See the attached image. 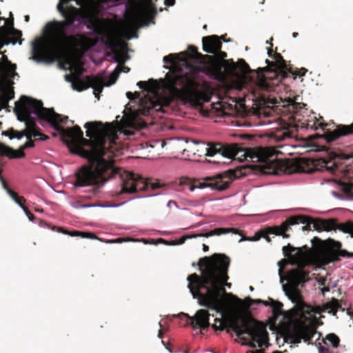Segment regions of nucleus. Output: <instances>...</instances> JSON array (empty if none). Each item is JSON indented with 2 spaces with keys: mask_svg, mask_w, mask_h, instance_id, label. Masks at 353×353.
<instances>
[{
  "mask_svg": "<svg viewBox=\"0 0 353 353\" xmlns=\"http://www.w3.org/2000/svg\"><path fill=\"white\" fill-rule=\"evenodd\" d=\"M182 353H188V352L187 350H185Z\"/></svg>",
  "mask_w": 353,
  "mask_h": 353,
  "instance_id": "052dcab7",
  "label": "nucleus"
},
{
  "mask_svg": "<svg viewBox=\"0 0 353 353\" xmlns=\"http://www.w3.org/2000/svg\"><path fill=\"white\" fill-rule=\"evenodd\" d=\"M284 339L287 343L297 344L301 342V339L307 341L310 339V336L305 327L298 326L288 330Z\"/></svg>",
  "mask_w": 353,
  "mask_h": 353,
  "instance_id": "a211bd4d",
  "label": "nucleus"
},
{
  "mask_svg": "<svg viewBox=\"0 0 353 353\" xmlns=\"http://www.w3.org/2000/svg\"><path fill=\"white\" fill-rule=\"evenodd\" d=\"M194 188H195V187L192 186V187H190V190L193 191L194 190Z\"/></svg>",
  "mask_w": 353,
  "mask_h": 353,
  "instance_id": "603ef678",
  "label": "nucleus"
},
{
  "mask_svg": "<svg viewBox=\"0 0 353 353\" xmlns=\"http://www.w3.org/2000/svg\"><path fill=\"white\" fill-rule=\"evenodd\" d=\"M230 260L223 254H214L210 257L200 259L201 276L192 274L187 278L188 288L194 299H198L201 306L215 310L222 315L228 307L230 300L228 296L234 298L228 294L223 285L229 288L231 284L226 283L229 279L228 270Z\"/></svg>",
  "mask_w": 353,
  "mask_h": 353,
  "instance_id": "f03ea898",
  "label": "nucleus"
},
{
  "mask_svg": "<svg viewBox=\"0 0 353 353\" xmlns=\"http://www.w3.org/2000/svg\"><path fill=\"white\" fill-rule=\"evenodd\" d=\"M339 256L353 258V252H349L345 250H341L338 253L331 252L323 259L322 264L325 265L330 262L339 261Z\"/></svg>",
  "mask_w": 353,
  "mask_h": 353,
  "instance_id": "412c9836",
  "label": "nucleus"
},
{
  "mask_svg": "<svg viewBox=\"0 0 353 353\" xmlns=\"http://www.w3.org/2000/svg\"><path fill=\"white\" fill-rule=\"evenodd\" d=\"M279 74L272 69L265 68H259L257 70V83L254 88L252 89V100L263 101V94L260 93L261 91H270L274 85V79H278Z\"/></svg>",
  "mask_w": 353,
  "mask_h": 353,
  "instance_id": "9b49d317",
  "label": "nucleus"
},
{
  "mask_svg": "<svg viewBox=\"0 0 353 353\" xmlns=\"http://www.w3.org/2000/svg\"><path fill=\"white\" fill-rule=\"evenodd\" d=\"M319 353H331L329 349L324 346H321L319 348Z\"/></svg>",
  "mask_w": 353,
  "mask_h": 353,
  "instance_id": "473e14b6",
  "label": "nucleus"
},
{
  "mask_svg": "<svg viewBox=\"0 0 353 353\" xmlns=\"http://www.w3.org/2000/svg\"><path fill=\"white\" fill-rule=\"evenodd\" d=\"M65 69H68L70 74L65 75V79L71 83L73 90L82 91L88 87L94 89L95 97L99 99V94L102 92L103 86H110L114 84L121 72H128L130 68L123 65H117L114 70L108 77H87L86 80H83L81 76L85 69L81 57L70 56L68 57L63 63Z\"/></svg>",
  "mask_w": 353,
  "mask_h": 353,
  "instance_id": "20e7f679",
  "label": "nucleus"
},
{
  "mask_svg": "<svg viewBox=\"0 0 353 353\" xmlns=\"http://www.w3.org/2000/svg\"><path fill=\"white\" fill-rule=\"evenodd\" d=\"M23 211L25 212L26 215L28 216L29 220L30 221H33L34 215L29 211V210L26 207L23 208Z\"/></svg>",
  "mask_w": 353,
  "mask_h": 353,
  "instance_id": "7c9ffc66",
  "label": "nucleus"
},
{
  "mask_svg": "<svg viewBox=\"0 0 353 353\" xmlns=\"http://www.w3.org/2000/svg\"><path fill=\"white\" fill-rule=\"evenodd\" d=\"M230 327L239 337L244 334L249 335L252 341L248 345L252 348L256 347L255 343L260 347L268 343V332L266 327L252 318L243 316L240 320L233 319L230 322Z\"/></svg>",
  "mask_w": 353,
  "mask_h": 353,
  "instance_id": "1a4fd4ad",
  "label": "nucleus"
},
{
  "mask_svg": "<svg viewBox=\"0 0 353 353\" xmlns=\"http://www.w3.org/2000/svg\"><path fill=\"white\" fill-rule=\"evenodd\" d=\"M272 353H281V352H279V351H274V352H273Z\"/></svg>",
  "mask_w": 353,
  "mask_h": 353,
  "instance_id": "5fc2aeb1",
  "label": "nucleus"
},
{
  "mask_svg": "<svg viewBox=\"0 0 353 353\" xmlns=\"http://www.w3.org/2000/svg\"><path fill=\"white\" fill-rule=\"evenodd\" d=\"M248 300L250 301H253L251 298H248Z\"/></svg>",
  "mask_w": 353,
  "mask_h": 353,
  "instance_id": "680f3d73",
  "label": "nucleus"
},
{
  "mask_svg": "<svg viewBox=\"0 0 353 353\" xmlns=\"http://www.w3.org/2000/svg\"><path fill=\"white\" fill-rule=\"evenodd\" d=\"M299 223L312 225L314 230L318 231H331L338 228L344 233H347L353 237V222L347 221L338 225L334 219H312L304 216H291L283 222L280 225L268 227L264 230L263 237L268 242H270V235L282 236L283 238H289L288 232L291 230V226Z\"/></svg>",
  "mask_w": 353,
  "mask_h": 353,
  "instance_id": "6e6552de",
  "label": "nucleus"
},
{
  "mask_svg": "<svg viewBox=\"0 0 353 353\" xmlns=\"http://www.w3.org/2000/svg\"><path fill=\"white\" fill-rule=\"evenodd\" d=\"M178 146L188 148L210 157H220L239 162L253 163L251 166L265 174L279 175L283 172L282 162L277 159L281 152L272 147L241 148L236 143H204L184 138L172 139Z\"/></svg>",
  "mask_w": 353,
  "mask_h": 353,
  "instance_id": "7ed1b4c3",
  "label": "nucleus"
},
{
  "mask_svg": "<svg viewBox=\"0 0 353 353\" xmlns=\"http://www.w3.org/2000/svg\"><path fill=\"white\" fill-rule=\"evenodd\" d=\"M327 307L330 309L333 312L334 314L337 312L338 310L341 309V305L339 300L332 299L330 301L326 303Z\"/></svg>",
  "mask_w": 353,
  "mask_h": 353,
  "instance_id": "393cba45",
  "label": "nucleus"
},
{
  "mask_svg": "<svg viewBox=\"0 0 353 353\" xmlns=\"http://www.w3.org/2000/svg\"><path fill=\"white\" fill-rule=\"evenodd\" d=\"M159 325L160 327H162V324H161V321L159 323Z\"/></svg>",
  "mask_w": 353,
  "mask_h": 353,
  "instance_id": "864d4df0",
  "label": "nucleus"
},
{
  "mask_svg": "<svg viewBox=\"0 0 353 353\" xmlns=\"http://www.w3.org/2000/svg\"><path fill=\"white\" fill-rule=\"evenodd\" d=\"M296 316L300 321L312 322L315 318L314 314L318 312L317 309L304 302H299L296 305Z\"/></svg>",
  "mask_w": 353,
  "mask_h": 353,
  "instance_id": "6ab92c4d",
  "label": "nucleus"
},
{
  "mask_svg": "<svg viewBox=\"0 0 353 353\" xmlns=\"http://www.w3.org/2000/svg\"><path fill=\"white\" fill-rule=\"evenodd\" d=\"M266 43H267V44H269V45H271V44H272L270 41H266Z\"/></svg>",
  "mask_w": 353,
  "mask_h": 353,
  "instance_id": "3c124183",
  "label": "nucleus"
},
{
  "mask_svg": "<svg viewBox=\"0 0 353 353\" xmlns=\"http://www.w3.org/2000/svg\"><path fill=\"white\" fill-rule=\"evenodd\" d=\"M1 21H4V25L1 26V48L9 43L14 45L17 42L21 45L23 39H21L22 33L14 28L13 19L11 20L1 17Z\"/></svg>",
  "mask_w": 353,
  "mask_h": 353,
  "instance_id": "ddd939ff",
  "label": "nucleus"
},
{
  "mask_svg": "<svg viewBox=\"0 0 353 353\" xmlns=\"http://www.w3.org/2000/svg\"><path fill=\"white\" fill-rule=\"evenodd\" d=\"M169 88L185 104L199 106L210 101L212 92L192 74H174L168 81Z\"/></svg>",
  "mask_w": 353,
  "mask_h": 353,
  "instance_id": "0eeeda50",
  "label": "nucleus"
},
{
  "mask_svg": "<svg viewBox=\"0 0 353 353\" xmlns=\"http://www.w3.org/2000/svg\"><path fill=\"white\" fill-rule=\"evenodd\" d=\"M255 302H257V303H263L265 305H268V303L267 301H262V300H260V299H258V300H255L254 301Z\"/></svg>",
  "mask_w": 353,
  "mask_h": 353,
  "instance_id": "e433bc0d",
  "label": "nucleus"
},
{
  "mask_svg": "<svg viewBox=\"0 0 353 353\" xmlns=\"http://www.w3.org/2000/svg\"><path fill=\"white\" fill-rule=\"evenodd\" d=\"M274 81H276V83L279 82V80H277V79H275ZM276 83L274 82V84H276Z\"/></svg>",
  "mask_w": 353,
  "mask_h": 353,
  "instance_id": "bf43d9fd",
  "label": "nucleus"
},
{
  "mask_svg": "<svg viewBox=\"0 0 353 353\" xmlns=\"http://www.w3.org/2000/svg\"><path fill=\"white\" fill-rule=\"evenodd\" d=\"M307 71V69H305L304 68H302L301 69H298L296 71H294V72L293 74L295 76L302 77V76H304L305 74Z\"/></svg>",
  "mask_w": 353,
  "mask_h": 353,
  "instance_id": "c756f323",
  "label": "nucleus"
},
{
  "mask_svg": "<svg viewBox=\"0 0 353 353\" xmlns=\"http://www.w3.org/2000/svg\"><path fill=\"white\" fill-rule=\"evenodd\" d=\"M158 194H150V195H148L147 196H157Z\"/></svg>",
  "mask_w": 353,
  "mask_h": 353,
  "instance_id": "09e8293b",
  "label": "nucleus"
},
{
  "mask_svg": "<svg viewBox=\"0 0 353 353\" xmlns=\"http://www.w3.org/2000/svg\"><path fill=\"white\" fill-rule=\"evenodd\" d=\"M230 232L236 233V229H234V228H215L214 230L210 231L208 233H205V234H194L192 235H184L181 237L179 243H183L185 242V241L188 239L196 238V237H201V236L209 237V236H212L214 235L219 236V235L225 234L230 233Z\"/></svg>",
  "mask_w": 353,
  "mask_h": 353,
  "instance_id": "aec40b11",
  "label": "nucleus"
},
{
  "mask_svg": "<svg viewBox=\"0 0 353 353\" xmlns=\"http://www.w3.org/2000/svg\"><path fill=\"white\" fill-rule=\"evenodd\" d=\"M178 317L181 320L185 319V325L192 326L193 329L205 330L210 325V314L205 310H198L193 316L181 312L178 314Z\"/></svg>",
  "mask_w": 353,
  "mask_h": 353,
  "instance_id": "4468645a",
  "label": "nucleus"
},
{
  "mask_svg": "<svg viewBox=\"0 0 353 353\" xmlns=\"http://www.w3.org/2000/svg\"><path fill=\"white\" fill-rule=\"evenodd\" d=\"M336 243H337V248H339L341 247V243L339 242H337Z\"/></svg>",
  "mask_w": 353,
  "mask_h": 353,
  "instance_id": "8fccbe9b",
  "label": "nucleus"
},
{
  "mask_svg": "<svg viewBox=\"0 0 353 353\" xmlns=\"http://www.w3.org/2000/svg\"><path fill=\"white\" fill-rule=\"evenodd\" d=\"M272 301V303L275 304L274 301L273 300H271ZM281 303H277V306L276 307L274 305H272V307L276 310V311H279L280 310V307H281Z\"/></svg>",
  "mask_w": 353,
  "mask_h": 353,
  "instance_id": "c9c22d12",
  "label": "nucleus"
},
{
  "mask_svg": "<svg viewBox=\"0 0 353 353\" xmlns=\"http://www.w3.org/2000/svg\"><path fill=\"white\" fill-rule=\"evenodd\" d=\"M307 127H310L311 128L316 130L319 128V127L323 128V124L321 123H318V125H316V123H314L313 125H310L308 123Z\"/></svg>",
  "mask_w": 353,
  "mask_h": 353,
  "instance_id": "2f4dec72",
  "label": "nucleus"
},
{
  "mask_svg": "<svg viewBox=\"0 0 353 353\" xmlns=\"http://www.w3.org/2000/svg\"><path fill=\"white\" fill-rule=\"evenodd\" d=\"M247 353H262L261 350H255V351H248Z\"/></svg>",
  "mask_w": 353,
  "mask_h": 353,
  "instance_id": "ea45409f",
  "label": "nucleus"
},
{
  "mask_svg": "<svg viewBox=\"0 0 353 353\" xmlns=\"http://www.w3.org/2000/svg\"><path fill=\"white\" fill-rule=\"evenodd\" d=\"M18 120L25 122L24 133L11 130L1 132V135L9 137L10 139H21L26 136L29 141L16 150L1 143V157L10 159H20L24 157L23 150L34 146L32 137L36 139L46 140L48 137L37 131L36 121L41 125L48 123L68 143L74 148V152L87 159L89 165H83L76 172V187L99 188L111 179H119L122 182L120 193H135L149 188L156 190L161 187L159 182L151 183L144 178L132 173L123 172L114 165L113 157L122 153V148L117 142L115 134L105 132L101 128V122H87L84 124L86 136L85 139L81 128L76 125L65 129L61 125L68 121V117L56 113L53 109L46 108L41 101L22 96L15 102L14 108Z\"/></svg>",
  "mask_w": 353,
  "mask_h": 353,
  "instance_id": "f257e3e1",
  "label": "nucleus"
},
{
  "mask_svg": "<svg viewBox=\"0 0 353 353\" xmlns=\"http://www.w3.org/2000/svg\"><path fill=\"white\" fill-rule=\"evenodd\" d=\"M90 205H83V208H86V207H90Z\"/></svg>",
  "mask_w": 353,
  "mask_h": 353,
  "instance_id": "6e6d98bb",
  "label": "nucleus"
},
{
  "mask_svg": "<svg viewBox=\"0 0 353 353\" xmlns=\"http://www.w3.org/2000/svg\"><path fill=\"white\" fill-rule=\"evenodd\" d=\"M231 183V179L228 175L219 174L210 179L207 182L201 183L199 188L209 187L212 190L221 191L228 188Z\"/></svg>",
  "mask_w": 353,
  "mask_h": 353,
  "instance_id": "f3484780",
  "label": "nucleus"
},
{
  "mask_svg": "<svg viewBox=\"0 0 353 353\" xmlns=\"http://www.w3.org/2000/svg\"><path fill=\"white\" fill-rule=\"evenodd\" d=\"M328 170L333 173L334 172L335 168L331 166L328 168Z\"/></svg>",
  "mask_w": 353,
  "mask_h": 353,
  "instance_id": "79ce46f5",
  "label": "nucleus"
},
{
  "mask_svg": "<svg viewBox=\"0 0 353 353\" xmlns=\"http://www.w3.org/2000/svg\"><path fill=\"white\" fill-rule=\"evenodd\" d=\"M298 35H299V34H298L297 32H293V34H292V37H293L294 38L297 37H298Z\"/></svg>",
  "mask_w": 353,
  "mask_h": 353,
  "instance_id": "37998d69",
  "label": "nucleus"
},
{
  "mask_svg": "<svg viewBox=\"0 0 353 353\" xmlns=\"http://www.w3.org/2000/svg\"><path fill=\"white\" fill-rule=\"evenodd\" d=\"M212 327L215 329V330H218V326L216 325H213Z\"/></svg>",
  "mask_w": 353,
  "mask_h": 353,
  "instance_id": "49530a36",
  "label": "nucleus"
},
{
  "mask_svg": "<svg viewBox=\"0 0 353 353\" xmlns=\"http://www.w3.org/2000/svg\"><path fill=\"white\" fill-rule=\"evenodd\" d=\"M325 281H326V279H323V278H321L319 280V285H323V288H321V292H322L323 294H325V292H327L330 291V288L327 287V286H325Z\"/></svg>",
  "mask_w": 353,
  "mask_h": 353,
  "instance_id": "c85d7f7f",
  "label": "nucleus"
},
{
  "mask_svg": "<svg viewBox=\"0 0 353 353\" xmlns=\"http://www.w3.org/2000/svg\"><path fill=\"white\" fill-rule=\"evenodd\" d=\"M1 187L6 191L7 194L10 196V198L23 210V208H25L24 203L26 202V199L22 197L18 196L17 193L14 190L10 189L7 185L6 182L1 177Z\"/></svg>",
  "mask_w": 353,
  "mask_h": 353,
  "instance_id": "4be33fe9",
  "label": "nucleus"
},
{
  "mask_svg": "<svg viewBox=\"0 0 353 353\" xmlns=\"http://www.w3.org/2000/svg\"><path fill=\"white\" fill-rule=\"evenodd\" d=\"M123 204V203H120L112 204V205H100L99 206L103 207V208H117V207L121 206Z\"/></svg>",
  "mask_w": 353,
  "mask_h": 353,
  "instance_id": "72a5a7b5",
  "label": "nucleus"
},
{
  "mask_svg": "<svg viewBox=\"0 0 353 353\" xmlns=\"http://www.w3.org/2000/svg\"><path fill=\"white\" fill-rule=\"evenodd\" d=\"M17 66L12 63L1 52V110L8 109V101L14 97V79L19 78L16 72Z\"/></svg>",
  "mask_w": 353,
  "mask_h": 353,
  "instance_id": "9d476101",
  "label": "nucleus"
},
{
  "mask_svg": "<svg viewBox=\"0 0 353 353\" xmlns=\"http://www.w3.org/2000/svg\"><path fill=\"white\" fill-rule=\"evenodd\" d=\"M63 234H68V235H70L71 236H82V237H89V238H91V239H95L96 236L94 234H85V233H83V232H68V231H63Z\"/></svg>",
  "mask_w": 353,
  "mask_h": 353,
  "instance_id": "a878e982",
  "label": "nucleus"
},
{
  "mask_svg": "<svg viewBox=\"0 0 353 353\" xmlns=\"http://www.w3.org/2000/svg\"><path fill=\"white\" fill-rule=\"evenodd\" d=\"M222 43L219 37L216 35L205 37L203 38V50L204 52L210 54H219L222 59L227 57V54L221 51Z\"/></svg>",
  "mask_w": 353,
  "mask_h": 353,
  "instance_id": "dca6fc26",
  "label": "nucleus"
},
{
  "mask_svg": "<svg viewBox=\"0 0 353 353\" xmlns=\"http://www.w3.org/2000/svg\"><path fill=\"white\" fill-rule=\"evenodd\" d=\"M283 252L288 259H282L278 262L281 283H283L285 280L290 284L303 282L305 275L301 267L312 261L307 249L305 248L303 250V248H294L288 244L283 247ZM282 285L283 291L290 299L296 295L294 287L288 288L285 284Z\"/></svg>",
  "mask_w": 353,
  "mask_h": 353,
  "instance_id": "39448f33",
  "label": "nucleus"
},
{
  "mask_svg": "<svg viewBox=\"0 0 353 353\" xmlns=\"http://www.w3.org/2000/svg\"><path fill=\"white\" fill-rule=\"evenodd\" d=\"M178 56L174 54H170L168 56H165L163 57V62L165 64L174 65V63L178 60Z\"/></svg>",
  "mask_w": 353,
  "mask_h": 353,
  "instance_id": "cd10ccee",
  "label": "nucleus"
},
{
  "mask_svg": "<svg viewBox=\"0 0 353 353\" xmlns=\"http://www.w3.org/2000/svg\"><path fill=\"white\" fill-rule=\"evenodd\" d=\"M156 8L153 4L144 6L140 8L137 11V15L141 18H150L149 22L152 20L154 16L156 14Z\"/></svg>",
  "mask_w": 353,
  "mask_h": 353,
  "instance_id": "5701e85b",
  "label": "nucleus"
},
{
  "mask_svg": "<svg viewBox=\"0 0 353 353\" xmlns=\"http://www.w3.org/2000/svg\"><path fill=\"white\" fill-rule=\"evenodd\" d=\"M172 203V201H169L168 202V203H167V206H168V207H170V204H171Z\"/></svg>",
  "mask_w": 353,
  "mask_h": 353,
  "instance_id": "a18cd8bd",
  "label": "nucleus"
},
{
  "mask_svg": "<svg viewBox=\"0 0 353 353\" xmlns=\"http://www.w3.org/2000/svg\"><path fill=\"white\" fill-rule=\"evenodd\" d=\"M250 290L251 291H252V290H254L253 287L250 286Z\"/></svg>",
  "mask_w": 353,
  "mask_h": 353,
  "instance_id": "4d7b16f0",
  "label": "nucleus"
},
{
  "mask_svg": "<svg viewBox=\"0 0 353 353\" xmlns=\"http://www.w3.org/2000/svg\"><path fill=\"white\" fill-rule=\"evenodd\" d=\"M158 336H159V338H161V339L163 337V332H162L161 329H160L159 330Z\"/></svg>",
  "mask_w": 353,
  "mask_h": 353,
  "instance_id": "58836bf2",
  "label": "nucleus"
},
{
  "mask_svg": "<svg viewBox=\"0 0 353 353\" xmlns=\"http://www.w3.org/2000/svg\"><path fill=\"white\" fill-rule=\"evenodd\" d=\"M186 150H187V149H186V148H184V149H183V154L185 152V151H186Z\"/></svg>",
  "mask_w": 353,
  "mask_h": 353,
  "instance_id": "13d9d810",
  "label": "nucleus"
},
{
  "mask_svg": "<svg viewBox=\"0 0 353 353\" xmlns=\"http://www.w3.org/2000/svg\"><path fill=\"white\" fill-rule=\"evenodd\" d=\"M137 85L140 89L146 92V94L144 97H141L139 92H137L126 93V97L131 101V103L137 104V107H132L130 103H128L126 108L129 109V112L125 113L121 119L123 128H129L123 130V134L127 136L132 135L134 134L132 130L141 127L138 121L139 114H149L152 110L159 111L162 108V105L154 99L157 95V92L148 82L139 81Z\"/></svg>",
  "mask_w": 353,
  "mask_h": 353,
  "instance_id": "423d86ee",
  "label": "nucleus"
},
{
  "mask_svg": "<svg viewBox=\"0 0 353 353\" xmlns=\"http://www.w3.org/2000/svg\"><path fill=\"white\" fill-rule=\"evenodd\" d=\"M29 19H30V17H29V16H28V15H26V16H25V21H29Z\"/></svg>",
  "mask_w": 353,
  "mask_h": 353,
  "instance_id": "c03bdc74",
  "label": "nucleus"
},
{
  "mask_svg": "<svg viewBox=\"0 0 353 353\" xmlns=\"http://www.w3.org/2000/svg\"><path fill=\"white\" fill-rule=\"evenodd\" d=\"M175 3V0H164V4L166 6H172Z\"/></svg>",
  "mask_w": 353,
  "mask_h": 353,
  "instance_id": "f704fd0d",
  "label": "nucleus"
},
{
  "mask_svg": "<svg viewBox=\"0 0 353 353\" xmlns=\"http://www.w3.org/2000/svg\"><path fill=\"white\" fill-rule=\"evenodd\" d=\"M203 250H204L205 252H206V251H208V250L209 248H208V245H206L203 244Z\"/></svg>",
  "mask_w": 353,
  "mask_h": 353,
  "instance_id": "a19ab883",
  "label": "nucleus"
},
{
  "mask_svg": "<svg viewBox=\"0 0 353 353\" xmlns=\"http://www.w3.org/2000/svg\"><path fill=\"white\" fill-rule=\"evenodd\" d=\"M188 49L192 52H194L196 51V48L195 47L192 46H188Z\"/></svg>",
  "mask_w": 353,
  "mask_h": 353,
  "instance_id": "4c0bfd02",
  "label": "nucleus"
},
{
  "mask_svg": "<svg viewBox=\"0 0 353 353\" xmlns=\"http://www.w3.org/2000/svg\"><path fill=\"white\" fill-rule=\"evenodd\" d=\"M212 110H214L218 114L222 115L225 114L227 112L223 110V105L222 103H212Z\"/></svg>",
  "mask_w": 353,
  "mask_h": 353,
  "instance_id": "bb28decb",
  "label": "nucleus"
},
{
  "mask_svg": "<svg viewBox=\"0 0 353 353\" xmlns=\"http://www.w3.org/2000/svg\"><path fill=\"white\" fill-rule=\"evenodd\" d=\"M344 177L343 181H334L331 194L339 200L353 201V166L345 171Z\"/></svg>",
  "mask_w": 353,
  "mask_h": 353,
  "instance_id": "f8f14e48",
  "label": "nucleus"
},
{
  "mask_svg": "<svg viewBox=\"0 0 353 353\" xmlns=\"http://www.w3.org/2000/svg\"><path fill=\"white\" fill-rule=\"evenodd\" d=\"M283 86H285L283 84L278 85L279 90H281V87H283Z\"/></svg>",
  "mask_w": 353,
  "mask_h": 353,
  "instance_id": "de8ad7c7",
  "label": "nucleus"
},
{
  "mask_svg": "<svg viewBox=\"0 0 353 353\" xmlns=\"http://www.w3.org/2000/svg\"><path fill=\"white\" fill-rule=\"evenodd\" d=\"M286 94L288 96L281 97V99H284L285 103L283 106L288 108V110L292 113L291 117L294 120L300 121L299 116L301 114L303 108L305 104L298 103L293 99L292 91L288 88L285 87Z\"/></svg>",
  "mask_w": 353,
  "mask_h": 353,
  "instance_id": "2eb2a0df",
  "label": "nucleus"
},
{
  "mask_svg": "<svg viewBox=\"0 0 353 353\" xmlns=\"http://www.w3.org/2000/svg\"><path fill=\"white\" fill-rule=\"evenodd\" d=\"M339 338L334 334H329L326 336L325 343L330 344L334 347H337L339 344Z\"/></svg>",
  "mask_w": 353,
  "mask_h": 353,
  "instance_id": "b1692460",
  "label": "nucleus"
}]
</instances>
